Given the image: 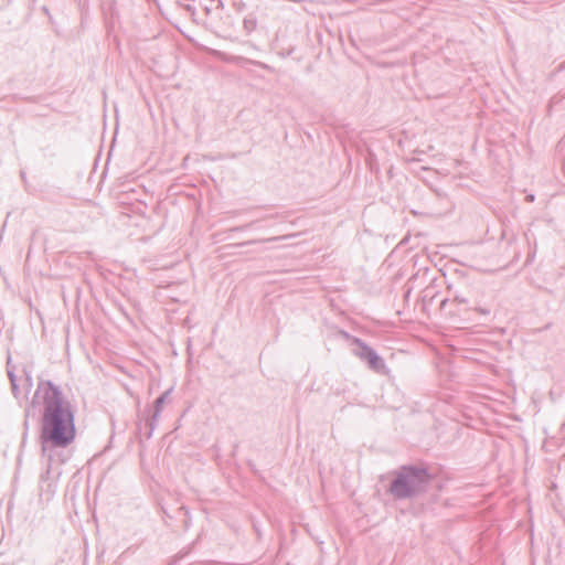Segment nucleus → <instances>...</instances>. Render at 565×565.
I'll list each match as a JSON object with an SVG mask.
<instances>
[{"label": "nucleus", "mask_w": 565, "mask_h": 565, "mask_svg": "<svg viewBox=\"0 0 565 565\" xmlns=\"http://www.w3.org/2000/svg\"><path fill=\"white\" fill-rule=\"evenodd\" d=\"M43 404L41 423L42 450L65 448L75 439L74 414L61 388L51 381L39 380L34 398Z\"/></svg>", "instance_id": "f257e3e1"}, {"label": "nucleus", "mask_w": 565, "mask_h": 565, "mask_svg": "<svg viewBox=\"0 0 565 565\" xmlns=\"http://www.w3.org/2000/svg\"><path fill=\"white\" fill-rule=\"evenodd\" d=\"M430 481L425 468L403 466L394 472L388 492L395 500L411 499L424 492Z\"/></svg>", "instance_id": "f03ea898"}, {"label": "nucleus", "mask_w": 565, "mask_h": 565, "mask_svg": "<svg viewBox=\"0 0 565 565\" xmlns=\"http://www.w3.org/2000/svg\"><path fill=\"white\" fill-rule=\"evenodd\" d=\"M353 343L356 345L354 354L362 361L366 362L372 371L382 375L388 374V367L374 349L359 338H353Z\"/></svg>", "instance_id": "7ed1b4c3"}, {"label": "nucleus", "mask_w": 565, "mask_h": 565, "mask_svg": "<svg viewBox=\"0 0 565 565\" xmlns=\"http://www.w3.org/2000/svg\"><path fill=\"white\" fill-rule=\"evenodd\" d=\"M7 373L8 377L10 380L12 394L17 399H24V391L22 390L21 385L18 383V377L14 373V367L11 366V359L9 358L7 361Z\"/></svg>", "instance_id": "20e7f679"}, {"label": "nucleus", "mask_w": 565, "mask_h": 565, "mask_svg": "<svg viewBox=\"0 0 565 565\" xmlns=\"http://www.w3.org/2000/svg\"><path fill=\"white\" fill-rule=\"evenodd\" d=\"M24 377L20 380L21 387L24 391L23 397H26L33 386V379L30 371H23Z\"/></svg>", "instance_id": "39448f33"}, {"label": "nucleus", "mask_w": 565, "mask_h": 565, "mask_svg": "<svg viewBox=\"0 0 565 565\" xmlns=\"http://www.w3.org/2000/svg\"><path fill=\"white\" fill-rule=\"evenodd\" d=\"M172 387L163 392L156 401H154V409L157 411V414H161L163 405L166 402L169 401L170 395L172 393Z\"/></svg>", "instance_id": "423d86ee"}, {"label": "nucleus", "mask_w": 565, "mask_h": 565, "mask_svg": "<svg viewBox=\"0 0 565 565\" xmlns=\"http://www.w3.org/2000/svg\"><path fill=\"white\" fill-rule=\"evenodd\" d=\"M294 235H281V236H275V237H269V238H265V239H252V241H248V242H244V243H241L239 245L241 246H245V245H250V244H256V243H263V242H276V241H284V239H288L290 237H292Z\"/></svg>", "instance_id": "0eeeda50"}, {"label": "nucleus", "mask_w": 565, "mask_h": 565, "mask_svg": "<svg viewBox=\"0 0 565 565\" xmlns=\"http://www.w3.org/2000/svg\"><path fill=\"white\" fill-rule=\"evenodd\" d=\"M159 417H160V414H157V411H153V414L151 415V417L147 419V426L149 427V433L147 436L148 438L151 437L153 430L156 429Z\"/></svg>", "instance_id": "6e6552de"}, {"label": "nucleus", "mask_w": 565, "mask_h": 565, "mask_svg": "<svg viewBox=\"0 0 565 565\" xmlns=\"http://www.w3.org/2000/svg\"><path fill=\"white\" fill-rule=\"evenodd\" d=\"M256 20L254 18H245L244 19V29L250 33L256 29Z\"/></svg>", "instance_id": "1a4fd4ad"}, {"label": "nucleus", "mask_w": 565, "mask_h": 565, "mask_svg": "<svg viewBox=\"0 0 565 565\" xmlns=\"http://www.w3.org/2000/svg\"><path fill=\"white\" fill-rule=\"evenodd\" d=\"M226 62L234 63L236 65H244L245 63L249 62L248 60L242 57V56H228L225 57Z\"/></svg>", "instance_id": "9d476101"}, {"label": "nucleus", "mask_w": 565, "mask_h": 565, "mask_svg": "<svg viewBox=\"0 0 565 565\" xmlns=\"http://www.w3.org/2000/svg\"><path fill=\"white\" fill-rule=\"evenodd\" d=\"M255 222H250V223H248V224H246L244 226H236V227L231 228L230 231H243V230H245L247 227H250Z\"/></svg>", "instance_id": "9b49d317"}, {"label": "nucleus", "mask_w": 565, "mask_h": 565, "mask_svg": "<svg viewBox=\"0 0 565 565\" xmlns=\"http://www.w3.org/2000/svg\"><path fill=\"white\" fill-rule=\"evenodd\" d=\"M455 301L459 302V303H467V299L459 296V295H456L455 296Z\"/></svg>", "instance_id": "f8f14e48"}, {"label": "nucleus", "mask_w": 565, "mask_h": 565, "mask_svg": "<svg viewBox=\"0 0 565 565\" xmlns=\"http://www.w3.org/2000/svg\"><path fill=\"white\" fill-rule=\"evenodd\" d=\"M477 311H479L482 315H489L490 310L486 308H476Z\"/></svg>", "instance_id": "ddd939ff"}, {"label": "nucleus", "mask_w": 565, "mask_h": 565, "mask_svg": "<svg viewBox=\"0 0 565 565\" xmlns=\"http://www.w3.org/2000/svg\"><path fill=\"white\" fill-rule=\"evenodd\" d=\"M526 201H529V202H533V201H534V195H533V194H529V195L526 196Z\"/></svg>", "instance_id": "4468645a"}]
</instances>
